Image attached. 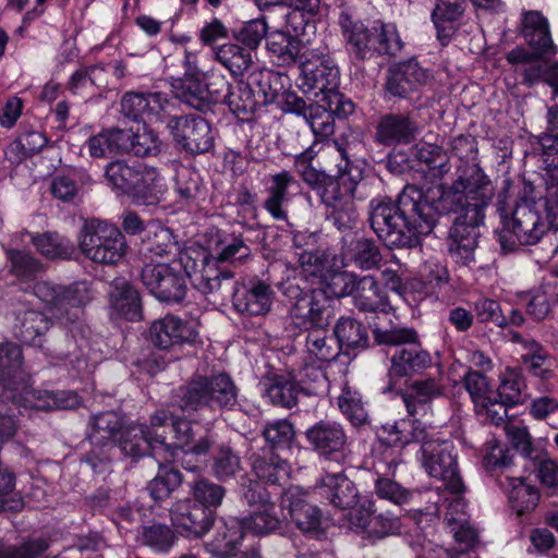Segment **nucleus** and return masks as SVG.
<instances>
[{
  "label": "nucleus",
  "mask_w": 558,
  "mask_h": 558,
  "mask_svg": "<svg viewBox=\"0 0 558 558\" xmlns=\"http://www.w3.org/2000/svg\"><path fill=\"white\" fill-rule=\"evenodd\" d=\"M511 181L505 180L497 195V213L501 229L496 231L497 241L504 252L518 250L519 245H534L549 230H557L558 186H544L537 199L523 194H510Z\"/></svg>",
  "instance_id": "obj_3"
},
{
  "label": "nucleus",
  "mask_w": 558,
  "mask_h": 558,
  "mask_svg": "<svg viewBox=\"0 0 558 558\" xmlns=\"http://www.w3.org/2000/svg\"><path fill=\"white\" fill-rule=\"evenodd\" d=\"M263 397L275 407L292 409L298 404L299 396L316 395V387H306L291 374H274L264 385Z\"/></svg>",
  "instance_id": "obj_26"
},
{
  "label": "nucleus",
  "mask_w": 558,
  "mask_h": 558,
  "mask_svg": "<svg viewBox=\"0 0 558 558\" xmlns=\"http://www.w3.org/2000/svg\"><path fill=\"white\" fill-rule=\"evenodd\" d=\"M266 446L276 452L290 451L296 444V430L294 424L288 418L266 421L260 430Z\"/></svg>",
  "instance_id": "obj_46"
},
{
  "label": "nucleus",
  "mask_w": 558,
  "mask_h": 558,
  "mask_svg": "<svg viewBox=\"0 0 558 558\" xmlns=\"http://www.w3.org/2000/svg\"><path fill=\"white\" fill-rule=\"evenodd\" d=\"M185 260L183 251L170 262L146 263L141 281L158 301L167 304L181 303L186 296Z\"/></svg>",
  "instance_id": "obj_11"
},
{
  "label": "nucleus",
  "mask_w": 558,
  "mask_h": 558,
  "mask_svg": "<svg viewBox=\"0 0 558 558\" xmlns=\"http://www.w3.org/2000/svg\"><path fill=\"white\" fill-rule=\"evenodd\" d=\"M147 340L154 349L170 352L184 344H201L197 325L191 320H184L175 315H166L154 320L147 331Z\"/></svg>",
  "instance_id": "obj_18"
},
{
  "label": "nucleus",
  "mask_w": 558,
  "mask_h": 558,
  "mask_svg": "<svg viewBox=\"0 0 558 558\" xmlns=\"http://www.w3.org/2000/svg\"><path fill=\"white\" fill-rule=\"evenodd\" d=\"M185 276L202 294L230 291L234 283V271L223 265L214 255L201 247H187L183 251Z\"/></svg>",
  "instance_id": "obj_12"
},
{
  "label": "nucleus",
  "mask_w": 558,
  "mask_h": 558,
  "mask_svg": "<svg viewBox=\"0 0 558 558\" xmlns=\"http://www.w3.org/2000/svg\"><path fill=\"white\" fill-rule=\"evenodd\" d=\"M123 129L111 128L93 135L87 141L89 155L93 158H113L123 155Z\"/></svg>",
  "instance_id": "obj_54"
},
{
  "label": "nucleus",
  "mask_w": 558,
  "mask_h": 558,
  "mask_svg": "<svg viewBox=\"0 0 558 558\" xmlns=\"http://www.w3.org/2000/svg\"><path fill=\"white\" fill-rule=\"evenodd\" d=\"M123 154L133 155L138 158L156 157L161 151V141L158 134L153 130L143 126L142 132L140 129L133 131L132 129H123Z\"/></svg>",
  "instance_id": "obj_45"
},
{
  "label": "nucleus",
  "mask_w": 558,
  "mask_h": 558,
  "mask_svg": "<svg viewBox=\"0 0 558 558\" xmlns=\"http://www.w3.org/2000/svg\"><path fill=\"white\" fill-rule=\"evenodd\" d=\"M281 508L287 510L295 526L308 537L320 539L326 536L322 510L308 500V494L298 486L289 487L281 494Z\"/></svg>",
  "instance_id": "obj_19"
},
{
  "label": "nucleus",
  "mask_w": 558,
  "mask_h": 558,
  "mask_svg": "<svg viewBox=\"0 0 558 558\" xmlns=\"http://www.w3.org/2000/svg\"><path fill=\"white\" fill-rule=\"evenodd\" d=\"M108 301L110 315L129 322L143 318V307L138 290L124 278H116L109 286Z\"/></svg>",
  "instance_id": "obj_27"
},
{
  "label": "nucleus",
  "mask_w": 558,
  "mask_h": 558,
  "mask_svg": "<svg viewBox=\"0 0 558 558\" xmlns=\"http://www.w3.org/2000/svg\"><path fill=\"white\" fill-rule=\"evenodd\" d=\"M332 333L340 353L345 355L371 348L367 327L352 316H340L333 325Z\"/></svg>",
  "instance_id": "obj_33"
},
{
  "label": "nucleus",
  "mask_w": 558,
  "mask_h": 558,
  "mask_svg": "<svg viewBox=\"0 0 558 558\" xmlns=\"http://www.w3.org/2000/svg\"><path fill=\"white\" fill-rule=\"evenodd\" d=\"M102 177L117 196L129 198L135 206H155L162 201V177L156 167L117 158L104 167Z\"/></svg>",
  "instance_id": "obj_6"
},
{
  "label": "nucleus",
  "mask_w": 558,
  "mask_h": 558,
  "mask_svg": "<svg viewBox=\"0 0 558 558\" xmlns=\"http://www.w3.org/2000/svg\"><path fill=\"white\" fill-rule=\"evenodd\" d=\"M232 291V304L235 311L247 316H264L271 310L276 292L268 280L257 276L243 281H234Z\"/></svg>",
  "instance_id": "obj_20"
},
{
  "label": "nucleus",
  "mask_w": 558,
  "mask_h": 558,
  "mask_svg": "<svg viewBox=\"0 0 558 558\" xmlns=\"http://www.w3.org/2000/svg\"><path fill=\"white\" fill-rule=\"evenodd\" d=\"M300 279L318 283L330 269L329 256L325 248L296 253Z\"/></svg>",
  "instance_id": "obj_57"
},
{
  "label": "nucleus",
  "mask_w": 558,
  "mask_h": 558,
  "mask_svg": "<svg viewBox=\"0 0 558 558\" xmlns=\"http://www.w3.org/2000/svg\"><path fill=\"white\" fill-rule=\"evenodd\" d=\"M275 508L274 506L269 509L251 510L250 514L242 519L246 532L259 536L281 532L283 521L276 514Z\"/></svg>",
  "instance_id": "obj_63"
},
{
  "label": "nucleus",
  "mask_w": 558,
  "mask_h": 558,
  "mask_svg": "<svg viewBox=\"0 0 558 558\" xmlns=\"http://www.w3.org/2000/svg\"><path fill=\"white\" fill-rule=\"evenodd\" d=\"M338 24L347 43V50L354 61H366L377 57H396L404 47L397 26L392 23L375 22L372 26L357 19L344 8L338 15Z\"/></svg>",
  "instance_id": "obj_5"
},
{
  "label": "nucleus",
  "mask_w": 558,
  "mask_h": 558,
  "mask_svg": "<svg viewBox=\"0 0 558 558\" xmlns=\"http://www.w3.org/2000/svg\"><path fill=\"white\" fill-rule=\"evenodd\" d=\"M246 83L258 98L262 108L277 102L283 89L281 75L268 69L253 71Z\"/></svg>",
  "instance_id": "obj_47"
},
{
  "label": "nucleus",
  "mask_w": 558,
  "mask_h": 558,
  "mask_svg": "<svg viewBox=\"0 0 558 558\" xmlns=\"http://www.w3.org/2000/svg\"><path fill=\"white\" fill-rule=\"evenodd\" d=\"M240 389L227 372L210 375L194 374L179 386L172 395V405L185 415H174L168 410H159L155 425L171 424L174 458L178 451L199 458L217 432L210 428H195V423L217 412L234 411L239 403Z\"/></svg>",
  "instance_id": "obj_2"
},
{
  "label": "nucleus",
  "mask_w": 558,
  "mask_h": 558,
  "mask_svg": "<svg viewBox=\"0 0 558 558\" xmlns=\"http://www.w3.org/2000/svg\"><path fill=\"white\" fill-rule=\"evenodd\" d=\"M47 144L45 133L23 125L20 135L10 145V151L15 154L16 160L22 161L41 151Z\"/></svg>",
  "instance_id": "obj_62"
},
{
  "label": "nucleus",
  "mask_w": 558,
  "mask_h": 558,
  "mask_svg": "<svg viewBox=\"0 0 558 558\" xmlns=\"http://www.w3.org/2000/svg\"><path fill=\"white\" fill-rule=\"evenodd\" d=\"M227 489L225 486L202 477L194 481L190 486V499L199 504L207 512L215 515V511L222 504Z\"/></svg>",
  "instance_id": "obj_55"
},
{
  "label": "nucleus",
  "mask_w": 558,
  "mask_h": 558,
  "mask_svg": "<svg viewBox=\"0 0 558 558\" xmlns=\"http://www.w3.org/2000/svg\"><path fill=\"white\" fill-rule=\"evenodd\" d=\"M173 191L177 202L182 205H193L204 199L205 187L201 174L193 168L182 167L174 177Z\"/></svg>",
  "instance_id": "obj_52"
},
{
  "label": "nucleus",
  "mask_w": 558,
  "mask_h": 558,
  "mask_svg": "<svg viewBox=\"0 0 558 558\" xmlns=\"http://www.w3.org/2000/svg\"><path fill=\"white\" fill-rule=\"evenodd\" d=\"M343 254L357 268L363 270L378 268L383 260L377 241L364 235L353 238L345 246Z\"/></svg>",
  "instance_id": "obj_48"
},
{
  "label": "nucleus",
  "mask_w": 558,
  "mask_h": 558,
  "mask_svg": "<svg viewBox=\"0 0 558 558\" xmlns=\"http://www.w3.org/2000/svg\"><path fill=\"white\" fill-rule=\"evenodd\" d=\"M498 486L507 494L509 505L518 517L533 511L538 505V489L522 476L506 474L505 481L498 478Z\"/></svg>",
  "instance_id": "obj_34"
},
{
  "label": "nucleus",
  "mask_w": 558,
  "mask_h": 558,
  "mask_svg": "<svg viewBox=\"0 0 558 558\" xmlns=\"http://www.w3.org/2000/svg\"><path fill=\"white\" fill-rule=\"evenodd\" d=\"M354 306L363 313L385 312L388 305V298L383 292L374 276L366 275L354 280L353 291Z\"/></svg>",
  "instance_id": "obj_36"
},
{
  "label": "nucleus",
  "mask_w": 558,
  "mask_h": 558,
  "mask_svg": "<svg viewBox=\"0 0 558 558\" xmlns=\"http://www.w3.org/2000/svg\"><path fill=\"white\" fill-rule=\"evenodd\" d=\"M512 449L497 440L487 441L484 447L482 465L487 475L498 485V478L505 481L506 474H512Z\"/></svg>",
  "instance_id": "obj_50"
},
{
  "label": "nucleus",
  "mask_w": 558,
  "mask_h": 558,
  "mask_svg": "<svg viewBox=\"0 0 558 558\" xmlns=\"http://www.w3.org/2000/svg\"><path fill=\"white\" fill-rule=\"evenodd\" d=\"M315 489L317 495L338 509H352L357 505V488L342 472L327 473L320 478Z\"/></svg>",
  "instance_id": "obj_28"
},
{
  "label": "nucleus",
  "mask_w": 558,
  "mask_h": 558,
  "mask_svg": "<svg viewBox=\"0 0 558 558\" xmlns=\"http://www.w3.org/2000/svg\"><path fill=\"white\" fill-rule=\"evenodd\" d=\"M372 335L374 344L395 348L388 368L390 383L423 375L435 364L434 356L423 345L417 330L412 327L381 328L375 326L372 329Z\"/></svg>",
  "instance_id": "obj_7"
},
{
  "label": "nucleus",
  "mask_w": 558,
  "mask_h": 558,
  "mask_svg": "<svg viewBox=\"0 0 558 558\" xmlns=\"http://www.w3.org/2000/svg\"><path fill=\"white\" fill-rule=\"evenodd\" d=\"M444 387L433 377L413 380L405 389L400 391L402 401L410 416H414L420 409L425 408L434 399L440 397Z\"/></svg>",
  "instance_id": "obj_39"
},
{
  "label": "nucleus",
  "mask_w": 558,
  "mask_h": 558,
  "mask_svg": "<svg viewBox=\"0 0 558 558\" xmlns=\"http://www.w3.org/2000/svg\"><path fill=\"white\" fill-rule=\"evenodd\" d=\"M298 184L294 175L287 170L271 174L267 187L268 196L264 201V208L277 220H286L287 211L283 204L290 199L289 189Z\"/></svg>",
  "instance_id": "obj_41"
},
{
  "label": "nucleus",
  "mask_w": 558,
  "mask_h": 558,
  "mask_svg": "<svg viewBox=\"0 0 558 558\" xmlns=\"http://www.w3.org/2000/svg\"><path fill=\"white\" fill-rule=\"evenodd\" d=\"M22 364L23 354L19 344L0 343V388L2 390L13 391L24 385Z\"/></svg>",
  "instance_id": "obj_37"
},
{
  "label": "nucleus",
  "mask_w": 558,
  "mask_h": 558,
  "mask_svg": "<svg viewBox=\"0 0 558 558\" xmlns=\"http://www.w3.org/2000/svg\"><path fill=\"white\" fill-rule=\"evenodd\" d=\"M422 133V125L413 111L381 113L374 124V143L384 147L408 146Z\"/></svg>",
  "instance_id": "obj_15"
},
{
  "label": "nucleus",
  "mask_w": 558,
  "mask_h": 558,
  "mask_svg": "<svg viewBox=\"0 0 558 558\" xmlns=\"http://www.w3.org/2000/svg\"><path fill=\"white\" fill-rule=\"evenodd\" d=\"M356 275L347 270L330 269L316 287H302L298 278H288L279 284V291L291 303L311 308L318 320L327 314L333 315L335 299L351 295Z\"/></svg>",
  "instance_id": "obj_8"
},
{
  "label": "nucleus",
  "mask_w": 558,
  "mask_h": 558,
  "mask_svg": "<svg viewBox=\"0 0 558 558\" xmlns=\"http://www.w3.org/2000/svg\"><path fill=\"white\" fill-rule=\"evenodd\" d=\"M215 54L234 76L242 75L253 63L252 50L238 44H223L217 48Z\"/></svg>",
  "instance_id": "obj_59"
},
{
  "label": "nucleus",
  "mask_w": 558,
  "mask_h": 558,
  "mask_svg": "<svg viewBox=\"0 0 558 558\" xmlns=\"http://www.w3.org/2000/svg\"><path fill=\"white\" fill-rule=\"evenodd\" d=\"M31 242L48 259H70L76 252L75 244L58 232L34 233Z\"/></svg>",
  "instance_id": "obj_51"
},
{
  "label": "nucleus",
  "mask_w": 558,
  "mask_h": 558,
  "mask_svg": "<svg viewBox=\"0 0 558 558\" xmlns=\"http://www.w3.org/2000/svg\"><path fill=\"white\" fill-rule=\"evenodd\" d=\"M171 522L179 534L190 538H201L214 525L215 515L190 498L178 502L171 511Z\"/></svg>",
  "instance_id": "obj_24"
},
{
  "label": "nucleus",
  "mask_w": 558,
  "mask_h": 558,
  "mask_svg": "<svg viewBox=\"0 0 558 558\" xmlns=\"http://www.w3.org/2000/svg\"><path fill=\"white\" fill-rule=\"evenodd\" d=\"M525 383L523 379L522 368L506 367L505 372L500 375V384L496 392H494L500 400L510 407L523 403L524 395L523 389Z\"/></svg>",
  "instance_id": "obj_58"
},
{
  "label": "nucleus",
  "mask_w": 558,
  "mask_h": 558,
  "mask_svg": "<svg viewBox=\"0 0 558 558\" xmlns=\"http://www.w3.org/2000/svg\"><path fill=\"white\" fill-rule=\"evenodd\" d=\"M183 482L182 472L172 464L159 463L155 477L148 482L146 489L150 497L160 502L171 497Z\"/></svg>",
  "instance_id": "obj_53"
},
{
  "label": "nucleus",
  "mask_w": 558,
  "mask_h": 558,
  "mask_svg": "<svg viewBox=\"0 0 558 558\" xmlns=\"http://www.w3.org/2000/svg\"><path fill=\"white\" fill-rule=\"evenodd\" d=\"M165 101L161 93L126 92L120 101L121 113L130 121L146 125L158 117Z\"/></svg>",
  "instance_id": "obj_30"
},
{
  "label": "nucleus",
  "mask_w": 558,
  "mask_h": 558,
  "mask_svg": "<svg viewBox=\"0 0 558 558\" xmlns=\"http://www.w3.org/2000/svg\"><path fill=\"white\" fill-rule=\"evenodd\" d=\"M7 257L11 264L10 272L25 286L34 281L44 270L43 263L29 252L10 248L7 251Z\"/></svg>",
  "instance_id": "obj_56"
},
{
  "label": "nucleus",
  "mask_w": 558,
  "mask_h": 558,
  "mask_svg": "<svg viewBox=\"0 0 558 558\" xmlns=\"http://www.w3.org/2000/svg\"><path fill=\"white\" fill-rule=\"evenodd\" d=\"M371 508L365 513L359 511V514H352V522L360 526L366 538L376 541L401 532V521L398 515L387 511L375 513Z\"/></svg>",
  "instance_id": "obj_35"
},
{
  "label": "nucleus",
  "mask_w": 558,
  "mask_h": 558,
  "mask_svg": "<svg viewBox=\"0 0 558 558\" xmlns=\"http://www.w3.org/2000/svg\"><path fill=\"white\" fill-rule=\"evenodd\" d=\"M426 425L412 416L386 422L376 429L378 441L389 448H404L408 445L426 439Z\"/></svg>",
  "instance_id": "obj_25"
},
{
  "label": "nucleus",
  "mask_w": 558,
  "mask_h": 558,
  "mask_svg": "<svg viewBox=\"0 0 558 558\" xmlns=\"http://www.w3.org/2000/svg\"><path fill=\"white\" fill-rule=\"evenodd\" d=\"M521 34L530 49L518 46L509 51L507 61L510 64L533 62L555 48L548 22L537 11H529L523 14Z\"/></svg>",
  "instance_id": "obj_16"
},
{
  "label": "nucleus",
  "mask_w": 558,
  "mask_h": 558,
  "mask_svg": "<svg viewBox=\"0 0 558 558\" xmlns=\"http://www.w3.org/2000/svg\"><path fill=\"white\" fill-rule=\"evenodd\" d=\"M77 241L86 258L104 265L118 264L128 251L121 229L99 219L86 220L80 230Z\"/></svg>",
  "instance_id": "obj_10"
},
{
  "label": "nucleus",
  "mask_w": 558,
  "mask_h": 558,
  "mask_svg": "<svg viewBox=\"0 0 558 558\" xmlns=\"http://www.w3.org/2000/svg\"><path fill=\"white\" fill-rule=\"evenodd\" d=\"M199 458L210 461V474L219 482H228L242 471V460L231 441L222 438L218 433L206 442Z\"/></svg>",
  "instance_id": "obj_23"
},
{
  "label": "nucleus",
  "mask_w": 558,
  "mask_h": 558,
  "mask_svg": "<svg viewBox=\"0 0 558 558\" xmlns=\"http://www.w3.org/2000/svg\"><path fill=\"white\" fill-rule=\"evenodd\" d=\"M320 13L303 12L295 9L287 15V26L284 33H290L294 38H299L303 44H310L312 37L316 34V22Z\"/></svg>",
  "instance_id": "obj_64"
},
{
  "label": "nucleus",
  "mask_w": 558,
  "mask_h": 558,
  "mask_svg": "<svg viewBox=\"0 0 558 558\" xmlns=\"http://www.w3.org/2000/svg\"><path fill=\"white\" fill-rule=\"evenodd\" d=\"M178 536L173 529L163 523L142 526L141 542L154 553L167 554L174 546Z\"/></svg>",
  "instance_id": "obj_60"
},
{
  "label": "nucleus",
  "mask_w": 558,
  "mask_h": 558,
  "mask_svg": "<svg viewBox=\"0 0 558 558\" xmlns=\"http://www.w3.org/2000/svg\"><path fill=\"white\" fill-rule=\"evenodd\" d=\"M246 530L242 519L220 518L214 537L205 544L207 553L215 558H222L238 549L244 539Z\"/></svg>",
  "instance_id": "obj_32"
},
{
  "label": "nucleus",
  "mask_w": 558,
  "mask_h": 558,
  "mask_svg": "<svg viewBox=\"0 0 558 558\" xmlns=\"http://www.w3.org/2000/svg\"><path fill=\"white\" fill-rule=\"evenodd\" d=\"M333 143L341 157L337 163V174L331 175L319 169L304 171V182L326 207L354 202L367 166L366 160L353 151L355 144L347 140H336Z\"/></svg>",
  "instance_id": "obj_4"
},
{
  "label": "nucleus",
  "mask_w": 558,
  "mask_h": 558,
  "mask_svg": "<svg viewBox=\"0 0 558 558\" xmlns=\"http://www.w3.org/2000/svg\"><path fill=\"white\" fill-rule=\"evenodd\" d=\"M422 464L433 477L444 482L445 488L451 494L464 492V484L459 473L454 444L448 439L434 438L426 434L421 444Z\"/></svg>",
  "instance_id": "obj_13"
},
{
  "label": "nucleus",
  "mask_w": 558,
  "mask_h": 558,
  "mask_svg": "<svg viewBox=\"0 0 558 558\" xmlns=\"http://www.w3.org/2000/svg\"><path fill=\"white\" fill-rule=\"evenodd\" d=\"M494 197L490 182L475 166L462 171L450 185L440 184L437 192L405 185L396 199L377 195L368 203L371 229L390 248H414L429 235L441 218L452 217L447 247L458 264L475 263L478 228L485 220V208Z\"/></svg>",
  "instance_id": "obj_1"
},
{
  "label": "nucleus",
  "mask_w": 558,
  "mask_h": 558,
  "mask_svg": "<svg viewBox=\"0 0 558 558\" xmlns=\"http://www.w3.org/2000/svg\"><path fill=\"white\" fill-rule=\"evenodd\" d=\"M116 446L121 452L133 459H140L147 454L153 456L151 442L148 438V428L146 424H135L123 426L116 439Z\"/></svg>",
  "instance_id": "obj_44"
},
{
  "label": "nucleus",
  "mask_w": 558,
  "mask_h": 558,
  "mask_svg": "<svg viewBox=\"0 0 558 558\" xmlns=\"http://www.w3.org/2000/svg\"><path fill=\"white\" fill-rule=\"evenodd\" d=\"M140 253L149 263H157L178 258L180 252L171 230L159 223H151L142 239Z\"/></svg>",
  "instance_id": "obj_29"
},
{
  "label": "nucleus",
  "mask_w": 558,
  "mask_h": 558,
  "mask_svg": "<svg viewBox=\"0 0 558 558\" xmlns=\"http://www.w3.org/2000/svg\"><path fill=\"white\" fill-rule=\"evenodd\" d=\"M311 312V308L290 303L288 308L290 323L287 330L294 341L300 339L304 343L310 355L320 362L330 363L340 355L336 340L328 336V326L333 315H324L325 319L318 320L312 316Z\"/></svg>",
  "instance_id": "obj_9"
},
{
  "label": "nucleus",
  "mask_w": 558,
  "mask_h": 558,
  "mask_svg": "<svg viewBox=\"0 0 558 558\" xmlns=\"http://www.w3.org/2000/svg\"><path fill=\"white\" fill-rule=\"evenodd\" d=\"M428 70L423 68L415 58L391 64L383 84L385 100H410L413 95L426 85Z\"/></svg>",
  "instance_id": "obj_17"
},
{
  "label": "nucleus",
  "mask_w": 558,
  "mask_h": 558,
  "mask_svg": "<svg viewBox=\"0 0 558 558\" xmlns=\"http://www.w3.org/2000/svg\"><path fill=\"white\" fill-rule=\"evenodd\" d=\"M305 46L299 38H294L290 33L283 31L275 32L267 37V49L277 58L278 65L290 66L300 63L305 59Z\"/></svg>",
  "instance_id": "obj_43"
},
{
  "label": "nucleus",
  "mask_w": 558,
  "mask_h": 558,
  "mask_svg": "<svg viewBox=\"0 0 558 558\" xmlns=\"http://www.w3.org/2000/svg\"><path fill=\"white\" fill-rule=\"evenodd\" d=\"M304 437L310 448L326 460L344 459L349 447V436L339 422L320 420L308 426Z\"/></svg>",
  "instance_id": "obj_21"
},
{
  "label": "nucleus",
  "mask_w": 558,
  "mask_h": 558,
  "mask_svg": "<svg viewBox=\"0 0 558 558\" xmlns=\"http://www.w3.org/2000/svg\"><path fill=\"white\" fill-rule=\"evenodd\" d=\"M167 129L174 147L187 156L206 154L215 146L210 123L197 114L171 116Z\"/></svg>",
  "instance_id": "obj_14"
},
{
  "label": "nucleus",
  "mask_w": 558,
  "mask_h": 558,
  "mask_svg": "<svg viewBox=\"0 0 558 558\" xmlns=\"http://www.w3.org/2000/svg\"><path fill=\"white\" fill-rule=\"evenodd\" d=\"M48 318L40 312L27 310L15 315L13 335L23 344L43 347V336L49 329Z\"/></svg>",
  "instance_id": "obj_38"
},
{
  "label": "nucleus",
  "mask_w": 558,
  "mask_h": 558,
  "mask_svg": "<svg viewBox=\"0 0 558 558\" xmlns=\"http://www.w3.org/2000/svg\"><path fill=\"white\" fill-rule=\"evenodd\" d=\"M122 428L121 417L116 412L106 411L89 417L86 435L93 436L96 441L116 440Z\"/></svg>",
  "instance_id": "obj_61"
},
{
  "label": "nucleus",
  "mask_w": 558,
  "mask_h": 558,
  "mask_svg": "<svg viewBox=\"0 0 558 558\" xmlns=\"http://www.w3.org/2000/svg\"><path fill=\"white\" fill-rule=\"evenodd\" d=\"M175 96L190 107L206 113L211 110L203 80V72L184 73L177 85Z\"/></svg>",
  "instance_id": "obj_49"
},
{
  "label": "nucleus",
  "mask_w": 558,
  "mask_h": 558,
  "mask_svg": "<svg viewBox=\"0 0 558 558\" xmlns=\"http://www.w3.org/2000/svg\"><path fill=\"white\" fill-rule=\"evenodd\" d=\"M300 71L299 87L304 93H313L317 97L339 87L340 71L329 57H317L314 60L305 57L301 61Z\"/></svg>",
  "instance_id": "obj_22"
},
{
  "label": "nucleus",
  "mask_w": 558,
  "mask_h": 558,
  "mask_svg": "<svg viewBox=\"0 0 558 558\" xmlns=\"http://www.w3.org/2000/svg\"><path fill=\"white\" fill-rule=\"evenodd\" d=\"M225 105H227L230 112L243 123H254L256 121L257 111L262 109L258 98L244 81H239L234 84Z\"/></svg>",
  "instance_id": "obj_42"
},
{
  "label": "nucleus",
  "mask_w": 558,
  "mask_h": 558,
  "mask_svg": "<svg viewBox=\"0 0 558 558\" xmlns=\"http://www.w3.org/2000/svg\"><path fill=\"white\" fill-rule=\"evenodd\" d=\"M248 463L256 481L270 485H281L290 473V465L287 459H283L279 452L271 449L259 448L252 452Z\"/></svg>",
  "instance_id": "obj_31"
},
{
  "label": "nucleus",
  "mask_w": 558,
  "mask_h": 558,
  "mask_svg": "<svg viewBox=\"0 0 558 558\" xmlns=\"http://www.w3.org/2000/svg\"><path fill=\"white\" fill-rule=\"evenodd\" d=\"M87 301L88 293L85 286L77 282L60 286L52 311L58 318H65L68 322L74 323L80 319L83 314L82 307Z\"/></svg>",
  "instance_id": "obj_40"
}]
</instances>
